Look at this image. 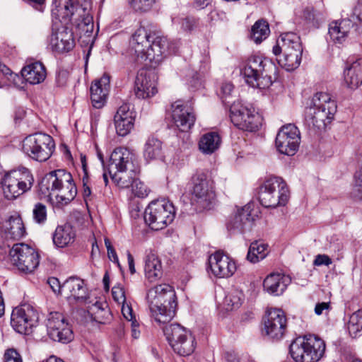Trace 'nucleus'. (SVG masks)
<instances>
[{"label": "nucleus", "instance_id": "18", "mask_svg": "<svg viewBox=\"0 0 362 362\" xmlns=\"http://www.w3.org/2000/svg\"><path fill=\"white\" fill-rule=\"evenodd\" d=\"M49 337L62 344H68L74 339V332L64 315L59 312H51L46 320Z\"/></svg>", "mask_w": 362, "mask_h": 362}, {"label": "nucleus", "instance_id": "26", "mask_svg": "<svg viewBox=\"0 0 362 362\" xmlns=\"http://www.w3.org/2000/svg\"><path fill=\"white\" fill-rule=\"evenodd\" d=\"M136 114L131 109V105L123 103L114 116L116 133L120 136L129 134L134 126Z\"/></svg>", "mask_w": 362, "mask_h": 362}, {"label": "nucleus", "instance_id": "57", "mask_svg": "<svg viewBox=\"0 0 362 362\" xmlns=\"http://www.w3.org/2000/svg\"><path fill=\"white\" fill-rule=\"evenodd\" d=\"M122 304V313L124 317L126 318L129 322H132V320H136L135 316L133 314V310L132 307L125 302Z\"/></svg>", "mask_w": 362, "mask_h": 362}, {"label": "nucleus", "instance_id": "63", "mask_svg": "<svg viewBox=\"0 0 362 362\" xmlns=\"http://www.w3.org/2000/svg\"><path fill=\"white\" fill-rule=\"evenodd\" d=\"M0 72L5 76L8 77V76L12 75L11 70L5 64H2L0 61Z\"/></svg>", "mask_w": 362, "mask_h": 362}, {"label": "nucleus", "instance_id": "14", "mask_svg": "<svg viewBox=\"0 0 362 362\" xmlns=\"http://www.w3.org/2000/svg\"><path fill=\"white\" fill-rule=\"evenodd\" d=\"M163 329L168 343L176 354L186 356L194 351L197 343L189 331L179 324L165 325Z\"/></svg>", "mask_w": 362, "mask_h": 362}, {"label": "nucleus", "instance_id": "39", "mask_svg": "<svg viewBox=\"0 0 362 362\" xmlns=\"http://www.w3.org/2000/svg\"><path fill=\"white\" fill-rule=\"evenodd\" d=\"M88 313L93 320L100 324H106L112 318L110 311L105 302H95L89 308Z\"/></svg>", "mask_w": 362, "mask_h": 362}, {"label": "nucleus", "instance_id": "12", "mask_svg": "<svg viewBox=\"0 0 362 362\" xmlns=\"http://www.w3.org/2000/svg\"><path fill=\"white\" fill-rule=\"evenodd\" d=\"M34 183L31 172L25 168L4 175L1 184L5 198L13 200L29 191Z\"/></svg>", "mask_w": 362, "mask_h": 362}, {"label": "nucleus", "instance_id": "32", "mask_svg": "<svg viewBox=\"0 0 362 362\" xmlns=\"http://www.w3.org/2000/svg\"><path fill=\"white\" fill-rule=\"evenodd\" d=\"M23 78L30 84H39L45 81L47 71L40 62H35L24 66L21 70Z\"/></svg>", "mask_w": 362, "mask_h": 362}, {"label": "nucleus", "instance_id": "2", "mask_svg": "<svg viewBox=\"0 0 362 362\" xmlns=\"http://www.w3.org/2000/svg\"><path fill=\"white\" fill-rule=\"evenodd\" d=\"M337 111L336 100L327 93L317 92L305 108V125L314 133L323 130L334 119Z\"/></svg>", "mask_w": 362, "mask_h": 362}, {"label": "nucleus", "instance_id": "7", "mask_svg": "<svg viewBox=\"0 0 362 362\" xmlns=\"http://www.w3.org/2000/svg\"><path fill=\"white\" fill-rule=\"evenodd\" d=\"M272 52L278 56L282 52V57L278 59L279 64L288 71L297 69L301 62L303 47L300 37L295 33H283Z\"/></svg>", "mask_w": 362, "mask_h": 362}, {"label": "nucleus", "instance_id": "45", "mask_svg": "<svg viewBox=\"0 0 362 362\" xmlns=\"http://www.w3.org/2000/svg\"><path fill=\"white\" fill-rule=\"evenodd\" d=\"M322 13L316 11L313 7H306L303 10V17L312 26L317 28L320 21L322 18Z\"/></svg>", "mask_w": 362, "mask_h": 362}, {"label": "nucleus", "instance_id": "11", "mask_svg": "<svg viewBox=\"0 0 362 362\" xmlns=\"http://www.w3.org/2000/svg\"><path fill=\"white\" fill-rule=\"evenodd\" d=\"M144 221L155 230L165 228L175 217V207L170 201L162 199L152 201L144 211Z\"/></svg>", "mask_w": 362, "mask_h": 362}, {"label": "nucleus", "instance_id": "37", "mask_svg": "<svg viewBox=\"0 0 362 362\" xmlns=\"http://www.w3.org/2000/svg\"><path fill=\"white\" fill-rule=\"evenodd\" d=\"M143 155L147 162L162 160L163 152L161 141L154 136H149L145 142Z\"/></svg>", "mask_w": 362, "mask_h": 362}, {"label": "nucleus", "instance_id": "1", "mask_svg": "<svg viewBox=\"0 0 362 362\" xmlns=\"http://www.w3.org/2000/svg\"><path fill=\"white\" fill-rule=\"evenodd\" d=\"M90 0H59L52 9V15L64 26L53 32L50 37V46L53 51L64 53L71 51L76 45L74 32L79 38L93 36V18L90 13Z\"/></svg>", "mask_w": 362, "mask_h": 362}, {"label": "nucleus", "instance_id": "3", "mask_svg": "<svg viewBox=\"0 0 362 362\" xmlns=\"http://www.w3.org/2000/svg\"><path fill=\"white\" fill-rule=\"evenodd\" d=\"M146 299L157 322L165 324L175 317L177 304L173 286L167 284L157 285L148 291Z\"/></svg>", "mask_w": 362, "mask_h": 362}, {"label": "nucleus", "instance_id": "23", "mask_svg": "<svg viewBox=\"0 0 362 362\" xmlns=\"http://www.w3.org/2000/svg\"><path fill=\"white\" fill-rule=\"evenodd\" d=\"M157 81L158 75L154 71L140 70L135 80V95L141 99L153 97L158 92Z\"/></svg>", "mask_w": 362, "mask_h": 362}, {"label": "nucleus", "instance_id": "59", "mask_svg": "<svg viewBox=\"0 0 362 362\" xmlns=\"http://www.w3.org/2000/svg\"><path fill=\"white\" fill-rule=\"evenodd\" d=\"M233 90V85L231 83H224L221 86V93L223 98L226 100L227 97L230 95Z\"/></svg>", "mask_w": 362, "mask_h": 362}, {"label": "nucleus", "instance_id": "40", "mask_svg": "<svg viewBox=\"0 0 362 362\" xmlns=\"http://www.w3.org/2000/svg\"><path fill=\"white\" fill-rule=\"evenodd\" d=\"M268 245L261 241H255L250 245L247 259L252 263L264 259L268 255Z\"/></svg>", "mask_w": 362, "mask_h": 362}, {"label": "nucleus", "instance_id": "33", "mask_svg": "<svg viewBox=\"0 0 362 362\" xmlns=\"http://www.w3.org/2000/svg\"><path fill=\"white\" fill-rule=\"evenodd\" d=\"M152 37L153 36L148 33V30L142 27L137 29L133 34L130 40V47L138 59L144 56V52L149 45Z\"/></svg>", "mask_w": 362, "mask_h": 362}, {"label": "nucleus", "instance_id": "46", "mask_svg": "<svg viewBox=\"0 0 362 362\" xmlns=\"http://www.w3.org/2000/svg\"><path fill=\"white\" fill-rule=\"evenodd\" d=\"M132 180L133 182L131 183L129 187H132L133 194L139 198H144L147 197L150 192V189L147 186L144 182L138 180L136 176H134Z\"/></svg>", "mask_w": 362, "mask_h": 362}, {"label": "nucleus", "instance_id": "42", "mask_svg": "<svg viewBox=\"0 0 362 362\" xmlns=\"http://www.w3.org/2000/svg\"><path fill=\"white\" fill-rule=\"evenodd\" d=\"M245 296L241 291L235 289L228 293L223 300V304L228 311L238 309L243 304Z\"/></svg>", "mask_w": 362, "mask_h": 362}, {"label": "nucleus", "instance_id": "13", "mask_svg": "<svg viewBox=\"0 0 362 362\" xmlns=\"http://www.w3.org/2000/svg\"><path fill=\"white\" fill-rule=\"evenodd\" d=\"M55 148L53 138L45 133H35L23 141V151L33 160L44 162L52 156Z\"/></svg>", "mask_w": 362, "mask_h": 362}, {"label": "nucleus", "instance_id": "51", "mask_svg": "<svg viewBox=\"0 0 362 362\" xmlns=\"http://www.w3.org/2000/svg\"><path fill=\"white\" fill-rule=\"evenodd\" d=\"M113 299L118 303H123L126 301L125 292L122 287L114 286L112 289Z\"/></svg>", "mask_w": 362, "mask_h": 362}, {"label": "nucleus", "instance_id": "4", "mask_svg": "<svg viewBox=\"0 0 362 362\" xmlns=\"http://www.w3.org/2000/svg\"><path fill=\"white\" fill-rule=\"evenodd\" d=\"M112 180L121 188H128L140 168L134 155L126 148H117L110 155L107 165Z\"/></svg>", "mask_w": 362, "mask_h": 362}, {"label": "nucleus", "instance_id": "49", "mask_svg": "<svg viewBox=\"0 0 362 362\" xmlns=\"http://www.w3.org/2000/svg\"><path fill=\"white\" fill-rule=\"evenodd\" d=\"M354 181L353 195L358 199H362V165L355 173Z\"/></svg>", "mask_w": 362, "mask_h": 362}, {"label": "nucleus", "instance_id": "27", "mask_svg": "<svg viewBox=\"0 0 362 362\" xmlns=\"http://www.w3.org/2000/svg\"><path fill=\"white\" fill-rule=\"evenodd\" d=\"M25 234L24 224L19 216H12L6 221L0 223V238L4 242L18 240Z\"/></svg>", "mask_w": 362, "mask_h": 362}, {"label": "nucleus", "instance_id": "20", "mask_svg": "<svg viewBox=\"0 0 362 362\" xmlns=\"http://www.w3.org/2000/svg\"><path fill=\"white\" fill-rule=\"evenodd\" d=\"M287 319L281 309L272 308L267 311L264 322L265 334L273 340L281 339L286 331Z\"/></svg>", "mask_w": 362, "mask_h": 362}, {"label": "nucleus", "instance_id": "50", "mask_svg": "<svg viewBox=\"0 0 362 362\" xmlns=\"http://www.w3.org/2000/svg\"><path fill=\"white\" fill-rule=\"evenodd\" d=\"M349 19L351 20L353 27L358 25L362 26V1L358 2L354 8L352 15Z\"/></svg>", "mask_w": 362, "mask_h": 362}, {"label": "nucleus", "instance_id": "48", "mask_svg": "<svg viewBox=\"0 0 362 362\" xmlns=\"http://www.w3.org/2000/svg\"><path fill=\"white\" fill-rule=\"evenodd\" d=\"M156 0H132L131 6L136 11L146 12L151 9Z\"/></svg>", "mask_w": 362, "mask_h": 362}, {"label": "nucleus", "instance_id": "53", "mask_svg": "<svg viewBox=\"0 0 362 362\" xmlns=\"http://www.w3.org/2000/svg\"><path fill=\"white\" fill-rule=\"evenodd\" d=\"M5 362H22L21 355L13 349H8L4 354Z\"/></svg>", "mask_w": 362, "mask_h": 362}, {"label": "nucleus", "instance_id": "58", "mask_svg": "<svg viewBox=\"0 0 362 362\" xmlns=\"http://www.w3.org/2000/svg\"><path fill=\"white\" fill-rule=\"evenodd\" d=\"M83 182V197L85 202L87 203L88 199L90 198L91 195V189L88 185L89 178L86 177H82Z\"/></svg>", "mask_w": 362, "mask_h": 362}, {"label": "nucleus", "instance_id": "17", "mask_svg": "<svg viewBox=\"0 0 362 362\" xmlns=\"http://www.w3.org/2000/svg\"><path fill=\"white\" fill-rule=\"evenodd\" d=\"M230 118L234 126L244 131L255 132L261 125L260 115L239 103L230 105Z\"/></svg>", "mask_w": 362, "mask_h": 362}, {"label": "nucleus", "instance_id": "10", "mask_svg": "<svg viewBox=\"0 0 362 362\" xmlns=\"http://www.w3.org/2000/svg\"><path fill=\"white\" fill-rule=\"evenodd\" d=\"M192 203L199 210L211 209L216 204L213 181L204 170H197L192 179Z\"/></svg>", "mask_w": 362, "mask_h": 362}, {"label": "nucleus", "instance_id": "25", "mask_svg": "<svg viewBox=\"0 0 362 362\" xmlns=\"http://www.w3.org/2000/svg\"><path fill=\"white\" fill-rule=\"evenodd\" d=\"M211 272L218 278L231 276L236 271V264L233 259L223 252H216L209 258Z\"/></svg>", "mask_w": 362, "mask_h": 362}, {"label": "nucleus", "instance_id": "16", "mask_svg": "<svg viewBox=\"0 0 362 362\" xmlns=\"http://www.w3.org/2000/svg\"><path fill=\"white\" fill-rule=\"evenodd\" d=\"M39 320L37 310L30 304L24 303L15 308L11 313V325L18 333L29 334Z\"/></svg>", "mask_w": 362, "mask_h": 362}, {"label": "nucleus", "instance_id": "62", "mask_svg": "<svg viewBox=\"0 0 362 362\" xmlns=\"http://www.w3.org/2000/svg\"><path fill=\"white\" fill-rule=\"evenodd\" d=\"M127 255L129 272L132 274H134L136 272L134 257L129 252H127Z\"/></svg>", "mask_w": 362, "mask_h": 362}, {"label": "nucleus", "instance_id": "29", "mask_svg": "<svg viewBox=\"0 0 362 362\" xmlns=\"http://www.w3.org/2000/svg\"><path fill=\"white\" fill-rule=\"evenodd\" d=\"M62 293L68 299L84 302L88 298L84 281L78 277L71 276L62 284Z\"/></svg>", "mask_w": 362, "mask_h": 362}, {"label": "nucleus", "instance_id": "30", "mask_svg": "<svg viewBox=\"0 0 362 362\" xmlns=\"http://www.w3.org/2000/svg\"><path fill=\"white\" fill-rule=\"evenodd\" d=\"M344 78L346 85L351 89H356L362 84V58L346 62Z\"/></svg>", "mask_w": 362, "mask_h": 362}, {"label": "nucleus", "instance_id": "36", "mask_svg": "<svg viewBox=\"0 0 362 362\" xmlns=\"http://www.w3.org/2000/svg\"><path fill=\"white\" fill-rule=\"evenodd\" d=\"M76 238V231L69 223L57 227L53 235V243L58 247H64L73 243Z\"/></svg>", "mask_w": 362, "mask_h": 362}, {"label": "nucleus", "instance_id": "19", "mask_svg": "<svg viewBox=\"0 0 362 362\" xmlns=\"http://www.w3.org/2000/svg\"><path fill=\"white\" fill-rule=\"evenodd\" d=\"M300 141L298 129L294 124H288L283 126L279 131L275 144L279 153L293 156L298 149Z\"/></svg>", "mask_w": 362, "mask_h": 362}, {"label": "nucleus", "instance_id": "28", "mask_svg": "<svg viewBox=\"0 0 362 362\" xmlns=\"http://www.w3.org/2000/svg\"><path fill=\"white\" fill-rule=\"evenodd\" d=\"M110 76L105 74L100 79L95 80L91 85L90 99L93 106L97 109L103 107L110 88Z\"/></svg>", "mask_w": 362, "mask_h": 362}, {"label": "nucleus", "instance_id": "5", "mask_svg": "<svg viewBox=\"0 0 362 362\" xmlns=\"http://www.w3.org/2000/svg\"><path fill=\"white\" fill-rule=\"evenodd\" d=\"M242 74L250 86L266 89L276 81L278 68L272 60L252 55L246 61Z\"/></svg>", "mask_w": 362, "mask_h": 362}, {"label": "nucleus", "instance_id": "44", "mask_svg": "<svg viewBox=\"0 0 362 362\" xmlns=\"http://www.w3.org/2000/svg\"><path fill=\"white\" fill-rule=\"evenodd\" d=\"M32 216L35 223L44 225L47 217V209L46 205L41 202L35 203L33 208Z\"/></svg>", "mask_w": 362, "mask_h": 362}, {"label": "nucleus", "instance_id": "60", "mask_svg": "<svg viewBox=\"0 0 362 362\" xmlns=\"http://www.w3.org/2000/svg\"><path fill=\"white\" fill-rule=\"evenodd\" d=\"M132 327V336L134 339H138L140 335V331L138 329L139 323L136 320H134L131 322Z\"/></svg>", "mask_w": 362, "mask_h": 362}, {"label": "nucleus", "instance_id": "38", "mask_svg": "<svg viewBox=\"0 0 362 362\" xmlns=\"http://www.w3.org/2000/svg\"><path fill=\"white\" fill-rule=\"evenodd\" d=\"M221 143V139L218 133H206L200 138L199 149L204 154L211 155L220 147Z\"/></svg>", "mask_w": 362, "mask_h": 362}, {"label": "nucleus", "instance_id": "47", "mask_svg": "<svg viewBox=\"0 0 362 362\" xmlns=\"http://www.w3.org/2000/svg\"><path fill=\"white\" fill-rule=\"evenodd\" d=\"M173 23L174 25H180L181 28L185 31H191L196 25V21L194 18L186 17V18H173Z\"/></svg>", "mask_w": 362, "mask_h": 362}, {"label": "nucleus", "instance_id": "41", "mask_svg": "<svg viewBox=\"0 0 362 362\" xmlns=\"http://www.w3.org/2000/svg\"><path fill=\"white\" fill-rule=\"evenodd\" d=\"M269 33L268 23L261 19L256 21L252 25L250 37L256 44H259L269 36Z\"/></svg>", "mask_w": 362, "mask_h": 362}, {"label": "nucleus", "instance_id": "43", "mask_svg": "<svg viewBox=\"0 0 362 362\" xmlns=\"http://www.w3.org/2000/svg\"><path fill=\"white\" fill-rule=\"evenodd\" d=\"M348 330L353 338L362 335V309L351 315L348 323Z\"/></svg>", "mask_w": 362, "mask_h": 362}, {"label": "nucleus", "instance_id": "9", "mask_svg": "<svg viewBox=\"0 0 362 362\" xmlns=\"http://www.w3.org/2000/svg\"><path fill=\"white\" fill-rule=\"evenodd\" d=\"M289 197L288 187L281 177L267 176L259 186L258 199L266 208L285 206Z\"/></svg>", "mask_w": 362, "mask_h": 362}, {"label": "nucleus", "instance_id": "56", "mask_svg": "<svg viewBox=\"0 0 362 362\" xmlns=\"http://www.w3.org/2000/svg\"><path fill=\"white\" fill-rule=\"evenodd\" d=\"M332 263V259L327 255H317L313 262L315 266H329Z\"/></svg>", "mask_w": 362, "mask_h": 362}, {"label": "nucleus", "instance_id": "61", "mask_svg": "<svg viewBox=\"0 0 362 362\" xmlns=\"http://www.w3.org/2000/svg\"><path fill=\"white\" fill-rule=\"evenodd\" d=\"M211 0H194V6L198 9H202L206 7Z\"/></svg>", "mask_w": 362, "mask_h": 362}, {"label": "nucleus", "instance_id": "24", "mask_svg": "<svg viewBox=\"0 0 362 362\" xmlns=\"http://www.w3.org/2000/svg\"><path fill=\"white\" fill-rule=\"evenodd\" d=\"M252 205L247 204L238 208L235 214L230 217L226 223L228 230L232 234L243 233L250 228L254 217L252 215Z\"/></svg>", "mask_w": 362, "mask_h": 362}, {"label": "nucleus", "instance_id": "54", "mask_svg": "<svg viewBox=\"0 0 362 362\" xmlns=\"http://www.w3.org/2000/svg\"><path fill=\"white\" fill-rule=\"evenodd\" d=\"M331 310V305L329 302L317 303L315 307V313L317 315H321L324 312L327 314Z\"/></svg>", "mask_w": 362, "mask_h": 362}, {"label": "nucleus", "instance_id": "31", "mask_svg": "<svg viewBox=\"0 0 362 362\" xmlns=\"http://www.w3.org/2000/svg\"><path fill=\"white\" fill-rule=\"evenodd\" d=\"M290 282L291 279L288 276L281 273H272L264 279L263 287L267 293L280 296L285 291Z\"/></svg>", "mask_w": 362, "mask_h": 362}, {"label": "nucleus", "instance_id": "34", "mask_svg": "<svg viewBox=\"0 0 362 362\" xmlns=\"http://www.w3.org/2000/svg\"><path fill=\"white\" fill-rule=\"evenodd\" d=\"M144 273L146 279L151 283L156 282L163 276L161 261L154 253H149L145 259Z\"/></svg>", "mask_w": 362, "mask_h": 362}, {"label": "nucleus", "instance_id": "52", "mask_svg": "<svg viewBox=\"0 0 362 362\" xmlns=\"http://www.w3.org/2000/svg\"><path fill=\"white\" fill-rule=\"evenodd\" d=\"M188 76L189 77V83L192 89H198L202 86V81L199 73L192 71Z\"/></svg>", "mask_w": 362, "mask_h": 362}, {"label": "nucleus", "instance_id": "35", "mask_svg": "<svg viewBox=\"0 0 362 362\" xmlns=\"http://www.w3.org/2000/svg\"><path fill=\"white\" fill-rule=\"evenodd\" d=\"M353 23L349 18H344L340 22L334 21L329 24V35L334 43L341 44L346 38Z\"/></svg>", "mask_w": 362, "mask_h": 362}, {"label": "nucleus", "instance_id": "15", "mask_svg": "<svg viewBox=\"0 0 362 362\" xmlns=\"http://www.w3.org/2000/svg\"><path fill=\"white\" fill-rule=\"evenodd\" d=\"M9 255L13 264L25 274L33 272L40 263L38 253L27 244H14Z\"/></svg>", "mask_w": 362, "mask_h": 362}, {"label": "nucleus", "instance_id": "8", "mask_svg": "<svg viewBox=\"0 0 362 362\" xmlns=\"http://www.w3.org/2000/svg\"><path fill=\"white\" fill-rule=\"evenodd\" d=\"M326 345L315 335L296 338L289 346V353L296 362H317L325 355Z\"/></svg>", "mask_w": 362, "mask_h": 362}, {"label": "nucleus", "instance_id": "6", "mask_svg": "<svg viewBox=\"0 0 362 362\" xmlns=\"http://www.w3.org/2000/svg\"><path fill=\"white\" fill-rule=\"evenodd\" d=\"M39 187L44 195H51L57 191L56 200L62 205L72 201L77 194L76 186L71 174L63 169L47 174L39 184Z\"/></svg>", "mask_w": 362, "mask_h": 362}, {"label": "nucleus", "instance_id": "55", "mask_svg": "<svg viewBox=\"0 0 362 362\" xmlns=\"http://www.w3.org/2000/svg\"><path fill=\"white\" fill-rule=\"evenodd\" d=\"M47 284L55 293H62V284H60L59 279L56 277H49Z\"/></svg>", "mask_w": 362, "mask_h": 362}, {"label": "nucleus", "instance_id": "64", "mask_svg": "<svg viewBox=\"0 0 362 362\" xmlns=\"http://www.w3.org/2000/svg\"><path fill=\"white\" fill-rule=\"evenodd\" d=\"M225 358L228 362H239L236 355L231 352H227L225 354Z\"/></svg>", "mask_w": 362, "mask_h": 362}, {"label": "nucleus", "instance_id": "21", "mask_svg": "<svg viewBox=\"0 0 362 362\" xmlns=\"http://www.w3.org/2000/svg\"><path fill=\"white\" fill-rule=\"evenodd\" d=\"M172 117L175 126L180 132H188L194 126L196 115L189 101H175L172 104Z\"/></svg>", "mask_w": 362, "mask_h": 362}, {"label": "nucleus", "instance_id": "22", "mask_svg": "<svg viewBox=\"0 0 362 362\" xmlns=\"http://www.w3.org/2000/svg\"><path fill=\"white\" fill-rule=\"evenodd\" d=\"M176 47L174 43H170L164 36H153L149 45L144 52L141 60H149L151 62L159 63L168 53H175Z\"/></svg>", "mask_w": 362, "mask_h": 362}]
</instances>
